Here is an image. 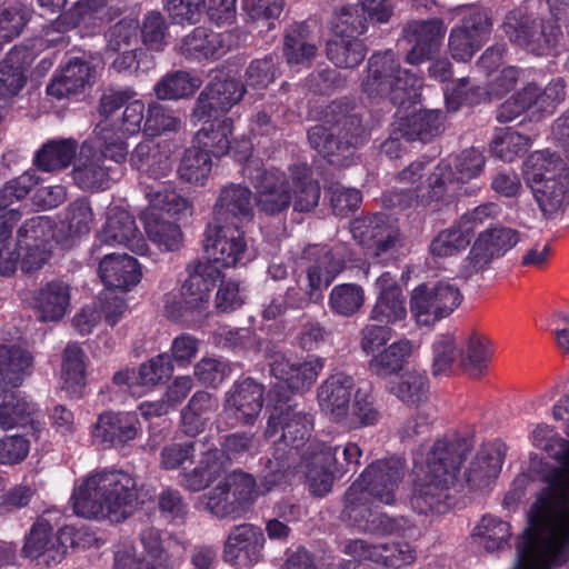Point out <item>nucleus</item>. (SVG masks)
<instances>
[{
    "label": "nucleus",
    "instance_id": "f257e3e1",
    "mask_svg": "<svg viewBox=\"0 0 569 569\" xmlns=\"http://www.w3.org/2000/svg\"><path fill=\"white\" fill-rule=\"evenodd\" d=\"M403 473L405 465L399 458L369 465L346 492L345 518L353 527L371 535H392L403 529V518H390L372 508L375 501L395 502V492Z\"/></svg>",
    "mask_w": 569,
    "mask_h": 569
},
{
    "label": "nucleus",
    "instance_id": "f03ea898",
    "mask_svg": "<svg viewBox=\"0 0 569 569\" xmlns=\"http://www.w3.org/2000/svg\"><path fill=\"white\" fill-rule=\"evenodd\" d=\"M553 418L568 421L566 433L569 436V393L553 407ZM530 442L548 457L559 462L548 476V488L532 507L530 520L567 527L569 523V440L548 425H537L530 433Z\"/></svg>",
    "mask_w": 569,
    "mask_h": 569
},
{
    "label": "nucleus",
    "instance_id": "7ed1b4c3",
    "mask_svg": "<svg viewBox=\"0 0 569 569\" xmlns=\"http://www.w3.org/2000/svg\"><path fill=\"white\" fill-rule=\"evenodd\" d=\"M471 450V443L463 438L437 440L419 467L415 459L417 480L411 506L419 513H442L450 506L452 490L459 481L460 468Z\"/></svg>",
    "mask_w": 569,
    "mask_h": 569
},
{
    "label": "nucleus",
    "instance_id": "20e7f679",
    "mask_svg": "<svg viewBox=\"0 0 569 569\" xmlns=\"http://www.w3.org/2000/svg\"><path fill=\"white\" fill-rule=\"evenodd\" d=\"M485 228L473 243L465 264L468 276L483 270L498 248V207L487 203L466 212L453 226L438 233L430 244L437 257H450L465 250L475 231Z\"/></svg>",
    "mask_w": 569,
    "mask_h": 569
},
{
    "label": "nucleus",
    "instance_id": "39448f33",
    "mask_svg": "<svg viewBox=\"0 0 569 569\" xmlns=\"http://www.w3.org/2000/svg\"><path fill=\"white\" fill-rule=\"evenodd\" d=\"M138 499L134 478L117 469H106L88 476L72 492L76 515L89 519L120 522L128 518Z\"/></svg>",
    "mask_w": 569,
    "mask_h": 569
},
{
    "label": "nucleus",
    "instance_id": "423d86ee",
    "mask_svg": "<svg viewBox=\"0 0 569 569\" xmlns=\"http://www.w3.org/2000/svg\"><path fill=\"white\" fill-rule=\"evenodd\" d=\"M127 157L126 139L114 137L106 123L96 126L92 137L80 148L72 180L83 191L108 190L121 174L120 164L126 162Z\"/></svg>",
    "mask_w": 569,
    "mask_h": 569
},
{
    "label": "nucleus",
    "instance_id": "0eeeda50",
    "mask_svg": "<svg viewBox=\"0 0 569 569\" xmlns=\"http://www.w3.org/2000/svg\"><path fill=\"white\" fill-rule=\"evenodd\" d=\"M522 172L542 216H562L569 207V167L562 159L548 150H538L525 160Z\"/></svg>",
    "mask_w": 569,
    "mask_h": 569
},
{
    "label": "nucleus",
    "instance_id": "6e6552de",
    "mask_svg": "<svg viewBox=\"0 0 569 569\" xmlns=\"http://www.w3.org/2000/svg\"><path fill=\"white\" fill-rule=\"evenodd\" d=\"M485 166V157L478 149L463 150L455 159V172L450 160H442L428 177L426 184H419L415 189L391 192L387 198L391 206L402 209L411 207H427L440 200L456 184L465 183L477 178Z\"/></svg>",
    "mask_w": 569,
    "mask_h": 569
},
{
    "label": "nucleus",
    "instance_id": "1a4fd4ad",
    "mask_svg": "<svg viewBox=\"0 0 569 569\" xmlns=\"http://www.w3.org/2000/svg\"><path fill=\"white\" fill-rule=\"evenodd\" d=\"M367 136L368 130L360 118L356 113H347L336 102L327 108L325 121L308 131L311 148L336 166H343L352 154L351 147L363 143Z\"/></svg>",
    "mask_w": 569,
    "mask_h": 569
},
{
    "label": "nucleus",
    "instance_id": "9d476101",
    "mask_svg": "<svg viewBox=\"0 0 569 569\" xmlns=\"http://www.w3.org/2000/svg\"><path fill=\"white\" fill-rule=\"evenodd\" d=\"M422 78L401 69L392 50L375 52L368 61V73L362 81V92L369 99L389 98L393 104H405L418 96Z\"/></svg>",
    "mask_w": 569,
    "mask_h": 569
},
{
    "label": "nucleus",
    "instance_id": "9b49d317",
    "mask_svg": "<svg viewBox=\"0 0 569 569\" xmlns=\"http://www.w3.org/2000/svg\"><path fill=\"white\" fill-rule=\"evenodd\" d=\"M568 561L569 523L559 527L530 520L513 569H553Z\"/></svg>",
    "mask_w": 569,
    "mask_h": 569
},
{
    "label": "nucleus",
    "instance_id": "f8f14e48",
    "mask_svg": "<svg viewBox=\"0 0 569 569\" xmlns=\"http://www.w3.org/2000/svg\"><path fill=\"white\" fill-rule=\"evenodd\" d=\"M305 258L311 261L307 271L308 288L296 283L286 291L284 301L289 308L302 309L307 307L315 293L329 287L333 279L345 269L343 248L328 249L325 246L313 244L305 250Z\"/></svg>",
    "mask_w": 569,
    "mask_h": 569
},
{
    "label": "nucleus",
    "instance_id": "ddd939ff",
    "mask_svg": "<svg viewBox=\"0 0 569 569\" xmlns=\"http://www.w3.org/2000/svg\"><path fill=\"white\" fill-rule=\"evenodd\" d=\"M187 270L189 276L181 286L179 297L168 295L164 300L166 315L173 320L204 307L211 290L221 278L220 270L210 261L189 264Z\"/></svg>",
    "mask_w": 569,
    "mask_h": 569
},
{
    "label": "nucleus",
    "instance_id": "4468645a",
    "mask_svg": "<svg viewBox=\"0 0 569 569\" xmlns=\"http://www.w3.org/2000/svg\"><path fill=\"white\" fill-rule=\"evenodd\" d=\"M254 479L243 472H233L223 478L200 500L204 509L218 518H239L253 502L257 492Z\"/></svg>",
    "mask_w": 569,
    "mask_h": 569
},
{
    "label": "nucleus",
    "instance_id": "2eb2a0df",
    "mask_svg": "<svg viewBox=\"0 0 569 569\" xmlns=\"http://www.w3.org/2000/svg\"><path fill=\"white\" fill-rule=\"evenodd\" d=\"M461 301L462 295L453 283H422L411 292L410 311L418 326L432 327L449 317Z\"/></svg>",
    "mask_w": 569,
    "mask_h": 569
},
{
    "label": "nucleus",
    "instance_id": "dca6fc26",
    "mask_svg": "<svg viewBox=\"0 0 569 569\" xmlns=\"http://www.w3.org/2000/svg\"><path fill=\"white\" fill-rule=\"evenodd\" d=\"M313 429V417L298 402H292L289 398H279L273 405L272 411L268 418L264 430L266 438H273L281 431L280 442L298 450L306 445Z\"/></svg>",
    "mask_w": 569,
    "mask_h": 569
},
{
    "label": "nucleus",
    "instance_id": "f3484780",
    "mask_svg": "<svg viewBox=\"0 0 569 569\" xmlns=\"http://www.w3.org/2000/svg\"><path fill=\"white\" fill-rule=\"evenodd\" d=\"M52 530L49 520L41 516L26 537L23 556L37 560L38 566L50 567L59 563L67 549L76 543V530L72 527H64L54 536Z\"/></svg>",
    "mask_w": 569,
    "mask_h": 569
},
{
    "label": "nucleus",
    "instance_id": "a211bd4d",
    "mask_svg": "<svg viewBox=\"0 0 569 569\" xmlns=\"http://www.w3.org/2000/svg\"><path fill=\"white\" fill-rule=\"evenodd\" d=\"M203 248L212 259L211 264L236 267L251 259L243 231L236 224L210 223L204 233Z\"/></svg>",
    "mask_w": 569,
    "mask_h": 569
},
{
    "label": "nucleus",
    "instance_id": "6ab92c4d",
    "mask_svg": "<svg viewBox=\"0 0 569 569\" xmlns=\"http://www.w3.org/2000/svg\"><path fill=\"white\" fill-rule=\"evenodd\" d=\"M141 543L148 559L136 561L132 548L117 550L114 569H169L168 561L176 549H182L180 542L168 532L148 528L141 532Z\"/></svg>",
    "mask_w": 569,
    "mask_h": 569
},
{
    "label": "nucleus",
    "instance_id": "aec40b11",
    "mask_svg": "<svg viewBox=\"0 0 569 569\" xmlns=\"http://www.w3.org/2000/svg\"><path fill=\"white\" fill-rule=\"evenodd\" d=\"M244 174L256 190L254 201L261 212L274 216L288 210L291 204L290 167L288 172L271 168L258 171L253 177L250 164H247Z\"/></svg>",
    "mask_w": 569,
    "mask_h": 569
},
{
    "label": "nucleus",
    "instance_id": "412c9836",
    "mask_svg": "<svg viewBox=\"0 0 569 569\" xmlns=\"http://www.w3.org/2000/svg\"><path fill=\"white\" fill-rule=\"evenodd\" d=\"M246 88L241 81L220 72L216 74L199 94L192 117L208 122L228 112L243 97Z\"/></svg>",
    "mask_w": 569,
    "mask_h": 569
},
{
    "label": "nucleus",
    "instance_id": "4be33fe9",
    "mask_svg": "<svg viewBox=\"0 0 569 569\" xmlns=\"http://www.w3.org/2000/svg\"><path fill=\"white\" fill-rule=\"evenodd\" d=\"M492 22L488 14L479 9H469L461 24L451 29L448 48L450 56L458 62H468L488 40Z\"/></svg>",
    "mask_w": 569,
    "mask_h": 569
},
{
    "label": "nucleus",
    "instance_id": "5701e85b",
    "mask_svg": "<svg viewBox=\"0 0 569 569\" xmlns=\"http://www.w3.org/2000/svg\"><path fill=\"white\" fill-rule=\"evenodd\" d=\"M264 387L247 377L234 381L224 393L223 411L242 426H253L263 408Z\"/></svg>",
    "mask_w": 569,
    "mask_h": 569
},
{
    "label": "nucleus",
    "instance_id": "b1692460",
    "mask_svg": "<svg viewBox=\"0 0 569 569\" xmlns=\"http://www.w3.org/2000/svg\"><path fill=\"white\" fill-rule=\"evenodd\" d=\"M264 536L260 527L251 523L234 526L228 533L222 558L236 567H250L262 557Z\"/></svg>",
    "mask_w": 569,
    "mask_h": 569
},
{
    "label": "nucleus",
    "instance_id": "393cba45",
    "mask_svg": "<svg viewBox=\"0 0 569 569\" xmlns=\"http://www.w3.org/2000/svg\"><path fill=\"white\" fill-rule=\"evenodd\" d=\"M97 239L108 246H124L132 252L143 256L148 252V243L136 226L132 214L119 207L108 209L107 221Z\"/></svg>",
    "mask_w": 569,
    "mask_h": 569
},
{
    "label": "nucleus",
    "instance_id": "a878e982",
    "mask_svg": "<svg viewBox=\"0 0 569 569\" xmlns=\"http://www.w3.org/2000/svg\"><path fill=\"white\" fill-rule=\"evenodd\" d=\"M339 446L312 443L307 455L302 458L300 468L306 475L309 491L313 496L322 497L331 490L333 482L336 455Z\"/></svg>",
    "mask_w": 569,
    "mask_h": 569
},
{
    "label": "nucleus",
    "instance_id": "bb28decb",
    "mask_svg": "<svg viewBox=\"0 0 569 569\" xmlns=\"http://www.w3.org/2000/svg\"><path fill=\"white\" fill-rule=\"evenodd\" d=\"M402 33L406 41L412 46L406 61L410 64H420L439 51L446 27L440 19L411 21L405 26Z\"/></svg>",
    "mask_w": 569,
    "mask_h": 569
},
{
    "label": "nucleus",
    "instance_id": "cd10ccee",
    "mask_svg": "<svg viewBox=\"0 0 569 569\" xmlns=\"http://www.w3.org/2000/svg\"><path fill=\"white\" fill-rule=\"evenodd\" d=\"M139 431L136 413L108 411L99 415L91 428V437L97 443L118 449L134 440Z\"/></svg>",
    "mask_w": 569,
    "mask_h": 569
},
{
    "label": "nucleus",
    "instance_id": "c85d7f7f",
    "mask_svg": "<svg viewBox=\"0 0 569 569\" xmlns=\"http://www.w3.org/2000/svg\"><path fill=\"white\" fill-rule=\"evenodd\" d=\"M350 231L353 239L376 257L389 252L399 240L398 230L387 223L385 214L357 219L351 222Z\"/></svg>",
    "mask_w": 569,
    "mask_h": 569
},
{
    "label": "nucleus",
    "instance_id": "c756f323",
    "mask_svg": "<svg viewBox=\"0 0 569 569\" xmlns=\"http://www.w3.org/2000/svg\"><path fill=\"white\" fill-rule=\"evenodd\" d=\"M325 367L322 358L308 356L303 362H292L283 355H274L270 362L271 375L284 381L293 391L308 390L317 380Z\"/></svg>",
    "mask_w": 569,
    "mask_h": 569
},
{
    "label": "nucleus",
    "instance_id": "7c9ffc66",
    "mask_svg": "<svg viewBox=\"0 0 569 569\" xmlns=\"http://www.w3.org/2000/svg\"><path fill=\"white\" fill-rule=\"evenodd\" d=\"M51 251L52 247L13 242L11 234L6 240L0 238V274L13 273L18 263L23 272L37 271L49 260Z\"/></svg>",
    "mask_w": 569,
    "mask_h": 569
},
{
    "label": "nucleus",
    "instance_id": "2f4dec72",
    "mask_svg": "<svg viewBox=\"0 0 569 569\" xmlns=\"http://www.w3.org/2000/svg\"><path fill=\"white\" fill-rule=\"evenodd\" d=\"M355 380L351 376L338 372L329 376L318 388V403L327 416L337 423L346 419L347 409L355 393Z\"/></svg>",
    "mask_w": 569,
    "mask_h": 569
},
{
    "label": "nucleus",
    "instance_id": "473e14b6",
    "mask_svg": "<svg viewBox=\"0 0 569 569\" xmlns=\"http://www.w3.org/2000/svg\"><path fill=\"white\" fill-rule=\"evenodd\" d=\"M253 217L252 192L242 183H228L218 194L213 207V220L218 223H230L250 220Z\"/></svg>",
    "mask_w": 569,
    "mask_h": 569
},
{
    "label": "nucleus",
    "instance_id": "72a5a7b5",
    "mask_svg": "<svg viewBox=\"0 0 569 569\" xmlns=\"http://www.w3.org/2000/svg\"><path fill=\"white\" fill-rule=\"evenodd\" d=\"M118 14V9L111 7L108 0H79L70 10L59 17L57 24L58 28L63 26L64 30L83 28L94 32Z\"/></svg>",
    "mask_w": 569,
    "mask_h": 569
},
{
    "label": "nucleus",
    "instance_id": "f704fd0d",
    "mask_svg": "<svg viewBox=\"0 0 569 569\" xmlns=\"http://www.w3.org/2000/svg\"><path fill=\"white\" fill-rule=\"evenodd\" d=\"M93 73V68L86 59L70 58L48 84L47 93L57 99L79 94L91 84Z\"/></svg>",
    "mask_w": 569,
    "mask_h": 569
},
{
    "label": "nucleus",
    "instance_id": "c9c22d12",
    "mask_svg": "<svg viewBox=\"0 0 569 569\" xmlns=\"http://www.w3.org/2000/svg\"><path fill=\"white\" fill-rule=\"evenodd\" d=\"M99 274L108 288L129 291L136 287L142 271L137 259L128 254L109 253L99 264Z\"/></svg>",
    "mask_w": 569,
    "mask_h": 569
},
{
    "label": "nucleus",
    "instance_id": "e433bc0d",
    "mask_svg": "<svg viewBox=\"0 0 569 569\" xmlns=\"http://www.w3.org/2000/svg\"><path fill=\"white\" fill-rule=\"evenodd\" d=\"M38 184L34 172L26 171L18 178L9 181L0 190V238L6 240L10 234L13 224L17 223L21 213L17 208H10L14 201L27 197L33 187Z\"/></svg>",
    "mask_w": 569,
    "mask_h": 569
},
{
    "label": "nucleus",
    "instance_id": "4c0bfd02",
    "mask_svg": "<svg viewBox=\"0 0 569 569\" xmlns=\"http://www.w3.org/2000/svg\"><path fill=\"white\" fill-rule=\"evenodd\" d=\"M230 39L231 34L228 32L218 33L198 27L181 40L179 51L190 59L218 58L229 50Z\"/></svg>",
    "mask_w": 569,
    "mask_h": 569
},
{
    "label": "nucleus",
    "instance_id": "58836bf2",
    "mask_svg": "<svg viewBox=\"0 0 569 569\" xmlns=\"http://www.w3.org/2000/svg\"><path fill=\"white\" fill-rule=\"evenodd\" d=\"M142 193L148 206L141 212H150L156 217L169 213L172 216L184 213L190 208V202L181 196L171 183L141 182Z\"/></svg>",
    "mask_w": 569,
    "mask_h": 569
},
{
    "label": "nucleus",
    "instance_id": "ea45409f",
    "mask_svg": "<svg viewBox=\"0 0 569 569\" xmlns=\"http://www.w3.org/2000/svg\"><path fill=\"white\" fill-rule=\"evenodd\" d=\"M418 348L419 345L415 340L398 339L371 357L368 362L369 370L380 378L397 375L408 363Z\"/></svg>",
    "mask_w": 569,
    "mask_h": 569
},
{
    "label": "nucleus",
    "instance_id": "a19ab883",
    "mask_svg": "<svg viewBox=\"0 0 569 569\" xmlns=\"http://www.w3.org/2000/svg\"><path fill=\"white\" fill-rule=\"evenodd\" d=\"M33 303L40 320L59 321L70 306V288L63 281H50L39 289Z\"/></svg>",
    "mask_w": 569,
    "mask_h": 569
},
{
    "label": "nucleus",
    "instance_id": "79ce46f5",
    "mask_svg": "<svg viewBox=\"0 0 569 569\" xmlns=\"http://www.w3.org/2000/svg\"><path fill=\"white\" fill-rule=\"evenodd\" d=\"M291 204L295 211L310 212L320 200V186L312 179L309 167L298 163L290 167Z\"/></svg>",
    "mask_w": 569,
    "mask_h": 569
},
{
    "label": "nucleus",
    "instance_id": "37998d69",
    "mask_svg": "<svg viewBox=\"0 0 569 569\" xmlns=\"http://www.w3.org/2000/svg\"><path fill=\"white\" fill-rule=\"evenodd\" d=\"M78 142L72 138L52 139L36 152L34 163L44 172L60 171L70 166L76 157Z\"/></svg>",
    "mask_w": 569,
    "mask_h": 569
},
{
    "label": "nucleus",
    "instance_id": "c03bdc74",
    "mask_svg": "<svg viewBox=\"0 0 569 569\" xmlns=\"http://www.w3.org/2000/svg\"><path fill=\"white\" fill-rule=\"evenodd\" d=\"M223 473L224 465L220 450L211 448L201 456L197 467L183 473L181 486L193 492L201 491L221 478Z\"/></svg>",
    "mask_w": 569,
    "mask_h": 569
},
{
    "label": "nucleus",
    "instance_id": "a18cd8bd",
    "mask_svg": "<svg viewBox=\"0 0 569 569\" xmlns=\"http://www.w3.org/2000/svg\"><path fill=\"white\" fill-rule=\"evenodd\" d=\"M317 54L316 44L308 40V30L303 23L288 29L283 42V56L288 66L296 71L308 68Z\"/></svg>",
    "mask_w": 569,
    "mask_h": 569
},
{
    "label": "nucleus",
    "instance_id": "49530a36",
    "mask_svg": "<svg viewBox=\"0 0 569 569\" xmlns=\"http://www.w3.org/2000/svg\"><path fill=\"white\" fill-rule=\"evenodd\" d=\"M491 359V349L483 335L469 332L461 339L459 361L463 370L472 376L482 375Z\"/></svg>",
    "mask_w": 569,
    "mask_h": 569
},
{
    "label": "nucleus",
    "instance_id": "de8ad7c7",
    "mask_svg": "<svg viewBox=\"0 0 569 569\" xmlns=\"http://www.w3.org/2000/svg\"><path fill=\"white\" fill-rule=\"evenodd\" d=\"M31 366L32 357L27 350L0 345V388L18 387Z\"/></svg>",
    "mask_w": 569,
    "mask_h": 569
},
{
    "label": "nucleus",
    "instance_id": "09e8293b",
    "mask_svg": "<svg viewBox=\"0 0 569 569\" xmlns=\"http://www.w3.org/2000/svg\"><path fill=\"white\" fill-rule=\"evenodd\" d=\"M38 407L27 397L14 392H0V429L24 426L33 420Z\"/></svg>",
    "mask_w": 569,
    "mask_h": 569
},
{
    "label": "nucleus",
    "instance_id": "8fccbe9b",
    "mask_svg": "<svg viewBox=\"0 0 569 569\" xmlns=\"http://www.w3.org/2000/svg\"><path fill=\"white\" fill-rule=\"evenodd\" d=\"M86 355L80 346L70 343L63 352L61 369L62 389L71 397H79L86 386Z\"/></svg>",
    "mask_w": 569,
    "mask_h": 569
},
{
    "label": "nucleus",
    "instance_id": "3c124183",
    "mask_svg": "<svg viewBox=\"0 0 569 569\" xmlns=\"http://www.w3.org/2000/svg\"><path fill=\"white\" fill-rule=\"evenodd\" d=\"M233 122L230 118L202 127L196 134L198 147L214 157L228 154L231 149Z\"/></svg>",
    "mask_w": 569,
    "mask_h": 569
},
{
    "label": "nucleus",
    "instance_id": "603ef678",
    "mask_svg": "<svg viewBox=\"0 0 569 569\" xmlns=\"http://www.w3.org/2000/svg\"><path fill=\"white\" fill-rule=\"evenodd\" d=\"M380 419V411L375 405L373 397L368 390L358 388L353 393V401L347 409L346 419H341L342 427L359 429L375 426Z\"/></svg>",
    "mask_w": 569,
    "mask_h": 569
},
{
    "label": "nucleus",
    "instance_id": "864d4df0",
    "mask_svg": "<svg viewBox=\"0 0 569 569\" xmlns=\"http://www.w3.org/2000/svg\"><path fill=\"white\" fill-rule=\"evenodd\" d=\"M389 391L403 403L418 407L428 398V377L423 372L408 370L391 382Z\"/></svg>",
    "mask_w": 569,
    "mask_h": 569
},
{
    "label": "nucleus",
    "instance_id": "5fc2aeb1",
    "mask_svg": "<svg viewBox=\"0 0 569 569\" xmlns=\"http://www.w3.org/2000/svg\"><path fill=\"white\" fill-rule=\"evenodd\" d=\"M202 81L187 71L168 72L154 86L153 90L160 100H178L191 96L201 87Z\"/></svg>",
    "mask_w": 569,
    "mask_h": 569
},
{
    "label": "nucleus",
    "instance_id": "6e6d98bb",
    "mask_svg": "<svg viewBox=\"0 0 569 569\" xmlns=\"http://www.w3.org/2000/svg\"><path fill=\"white\" fill-rule=\"evenodd\" d=\"M140 219L148 238L166 250H177L182 241V233L178 224L156 217L150 212H141Z\"/></svg>",
    "mask_w": 569,
    "mask_h": 569
},
{
    "label": "nucleus",
    "instance_id": "4d7b16f0",
    "mask_svg": "<svg viewBox=\"0 0 569 569\" xmlns=\"http://www.w3.org/2000/svg\"><path fill=\"white\" fill-rule=\"evenodd\" d=\"M212 169L211 157L198 146L184 151L178 167L179 178L188 183L203 186Z\"/></svg>",
    "mask_w": 569,
    "mask_h": 569
},
{
    "label": "nucleus",
    "instance_id": "13d9d810",
    "mask_svg": "<svg viewBox=\"0 0 569 569\" xmlns=\"http://www.w3.org/2000/svg\"><path fill=\"white\" fill-rule=\"evenodd\" d=\"M441 119L438 110L415 113L400 123V136L407 141H429L440 132Z\"/></svg>",
    "mask_w": 569,
    "mask_h": 569
},
{
    "label": "nucleus",
    "instance_id": "bf43d9fd",
    "mask_svg": "<svg viewBox=\"0 0 569 569\" xmlns=\"http://www.w3.org/2000/svg\"><path fill=\"white\" fill-rule=\"evenodd\" d=\"M498 447L495 443L481 446L467 472V481L476 487L485 488L497 478Z\"/></svg>",
    "mask_w": 569,
    "mask_h": 569
},
{
    "label": "nucleus",
    "instance_id": "052dcab7",
    "mask_svg": "<svg viewBox=\"0 0 569 569\" xmlns=\"http://www.w3.org/2000/svg\"><path fill=\"white\" fill-rule=\"evenodd\" d=\"M365 302V291L357 283H341L335 286L328 297V306L332 313L342 317H352Z\"/></svg>",
    "mask_w": 569,
    "mask_h": 569
},
{
    "label": "nucleus",
    "instance_id": "680f3d73",
    "mask_svg": "<svg viewBox=\"0 0 569 569\" xmlns=\"http://www.w3.org/2000/svg\"><path fill=\"white\" fill-rule=\"evenodd\" d=\"M366 52L359 39L336 37L327 43V57L340 68L357 67L365 59Z\"/></svg>",
    "mask_w": 569,
    "mask_h": 569
},
{
    "label": "nucleus",
    "instance_id": "e2e57ef3",
    "mask_svg": "<svg viewBox=\"0 0 569 569\" xmlns=\"http://www.w3.org/2000/svg\"><path fill=\"white\" fill-rule=\"evenodd\" d=\"M407 317L403 293L389 292L386 296H377L369 319L377 323L390 327Z\"/></svg>",
    "mask_w": 569,
    "mask_h": 569
},
{
    "label": "nucleus",
    "instance_id": "0e129e2a",
    "mask_svg": "<svg viewBox=\"0 0 569 569\" xmlns=\"http://www.w3.org/2000/svg\"><path fill=\"white\" fill-rule=\"evenodd\" d=\"M93 218L90 202L86 198H79L67 207L62 224L67 228L69 238H79L90 232Z\"/></svg>",
    "mask_w": 569,
    "mask_h": 569
},
{
    "label": "nucleus",
    "instance_id": "69168bd1",
    "mask_svg": "<svg viewBox=\"0 0 569 569\" xmlns=\"http://www.w3.org/2000/svg\"><path fill=\"white\" fill-rule=\"evenodd\" d=\"M172 372V360L168 353L163 352L140 365L137 383L144 392L163 382Z\"/></svg>",
    "mask_w": 569,
    "mask_h": 569
},
{
    "label": "nucleus",
    "instance_id": "338daca9",
    "mask_svg": "<svg viewBox=\"0 0 569 569\" xmlns=\"http://www.w3.org/2000/svg\"><path fill=\"white\" fill-rule=\"evenodd\" d=\"M53 223L49 217L38 216L24 222L19 229L17 242L24 246L52 247Z\"/></svg>",
    "mask_w": 569,
    "mask_h": 569
},
{
    "label": "nucleus",
    "instance_id": "774afa93",
    "mask_svg": "<svg viewBox=\"0 0 569 569\" xmlns=\"http://www.w3.org/2000/svg\"><path fill=\"white\" fill-rule=\"evenodd\" d=\"M154 67V58L147 49L137 48L120 52L111 63V68L128 76L147 73Z\"/></svg>",
    "mask_w": 569,
    "mask_h": 569
}]
</instances>
